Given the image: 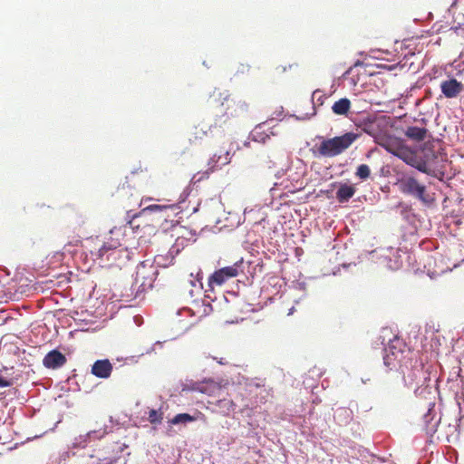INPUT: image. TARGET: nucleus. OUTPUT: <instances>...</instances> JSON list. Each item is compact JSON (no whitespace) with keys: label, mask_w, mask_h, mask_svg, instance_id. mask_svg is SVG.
<instances>
[{"label":"nucleus","mask_w":464,"mask_h":464,"mask_svg":"<svg viewBox=\"0 0 464 464\" xmlns=\"http://www.w3.org/2000/svg\"><path fill=\"white\" fill-rule=\"evenodd\" d=\"M341 414H343L345 415V418H346V421L351 419V414H352V411H349L348 409H344V408H340L338 409L335 413H334V418L337 417V415H341Z\"/></svg>","instance_id":"36"},{"label":"nucleus","mask_w":464,"mask_h":464,"mask_svg":"<svg viewBox=\"0 0 464 464\" xmlns=\"http://www.w3.org/2000/svg\"><path fill=\"white\" fill-rule=\"evenodd\" d=\"M387 150L394 157L401 160L405 164L414 168L418 171L430 174V169L425 157L420 156L416 151L405 146L391 147Z\"/></svg>","instance_id":"4"},{"label":"nucleus","mask_w":464,"mask_h":464,"mask_svg":"<svg viewBox=\"0 0 464 464\" xmlns=\"http://www.w3.org/2000/svg\"><path fill=\"white\" fill-rule=\"evenodd\" d=\"M220 407L223 409V411L228 414L230 411H234L236 410V403L230 400H222L219 401Z\"/></svg>","instance_id":"31"},{"label":"nucleus","mask_w":464,"mask_h":464,"mask_svg":"<svg viewBox=\"0 0 464 464\" xmlns=\"http://www.w3.org/2000/svg\"><path fill=\"white\" fill-rule=\"evenodd\" d=\"M252 262L251 261H245L243 258L237 261L234 265H240L239 269H237V276L239 274H243L246 276L247 274H250L253 276V271L251 270L252 267Z\"/></svg>","instance_id":"25"},{"label":"nucleus","mask_w":464,"mask_h":464,"mask_svg":"<svg viewBox=\"0 0 464 464\" xmlns=\"http://www.w3.org/2000/svg\"><path fill=\"white\" fill-rule=\"evenodd\" d=\"M355 191L353 185L340 183L336 191V199L341 204L347 203L354 196Z\"/></svg>","instance_id":"17"},{"label":"nucleus","mask_w":464,"mask_h":464,"mask_svg":"<svg viewBox=\"0 0 464 464\" xmlns=\"http://www.w3.org/2000/svg\"><path fill=\"white\" fill-rule=\"evenodd\" d=\"M382 338V336L380 337ZM382 344L383 347V363L385 366L392 368L395 366L396 361H401L404 353V344L402 341L397 337L390 339L387 344H384V338L382 337Z\"/></svg>","instance_id":"5"},{"label":"nucleus","mask_w":464,"mask_h":464,"mask_svg":"<svg viewBox=\"0 0 464 464\" xmlns=\"http://www.w3.org/2000/svg\"><path fill=\"white\" fill-rule=\"evenodd\" d=\"M165 256H157L155 258H154V261L153 262H150V264H153L157 269L159 267H166L169 266V264L165 263Z\"/></svg>","instance_id":"33"},{"label":"nucleus","mask_w":464,"mask_h":464,"mask_svg":"<svg viewBox=\"0 0 464 464\" xmlns=\"http://www.w3.org/2000/svg\"><path fill=\"white\" fill-rule=\"evenodd\" d=\"M440 89L443 95L446 98L450 99L457 97L461 92L463 85L456 79L451 78L450 80L442 82L440 84Z\"/></svg>","instance_id":"16"},{"label":"nucleus","mask_w":464,"mask_h":464,"mask_svg":"<svg viewBox=\"0 0 464 464\" xmlns=\"http://www.w3.org/2000/svg\"><path fill=\"white\" fill-rule=\"evenodd\" d=\"M403 379L407 386H412L413 383H424L428 380V376L427 372L423 371L422 364L418 363L416 361L413 369H411L408 373H404Z\"/></svg>","instance_id":"12"},{"label":"nucleus","mask_w":464,"mask_h":464,"mask_svg":"<svg viewBox=\"0 0 464 464\" xmlns=\"http://www.w3.org/2000/svg\"><path fill=\"white\" fill-rule=\"evenodd\" d=\"M362 64H363V62H362V61H360V60H357V61L354 63L353 66H351V67H350V68H349V69L344 72L343 76H346V75H348V74L352 73V72H353V68H354V67L362 66Z\"/></svg>","instance_id":"41"},{"label":"nucleus","mask_w":464,"mask_h":464,"mask_svg":"<svg viewBox=\"0 0 464 464\" xmlns=\"http://www.w3.org/2000/svg\"><path fill=\"white\" fill-rule=\"evenodd\" d=\"M158 275L159 270L153 264H150V260L142 261L136 267V274L132 283V287L136 286L140 283V279L146 277L149 278L150 282H155Z\"/></svg>","instance_id":"9"},{"label":"nucleus","mask_w":464,"mask_h":464,"mask_svg":"<svg viewBox=\"0 0 464 464\" xmlns=\"http://www.w3.org/2000/svg\"><path fill=\"white\" fill-rule=\"evenodd\" d=\"M66 357L58 349H53L44 357L43 364L48 369H59L66 363Z\"/></svg>","instance_id":"13"},{"label":"nucleus","mask_w":464,"mask_h":464,"mask_svg":"<svg viewBox=\"0 0 464 464\" xmlns=\"http://www.w3.org/2000/svg\"><path fill=\"white\" fill-rule=\"evenodd\" d=\"M237 106L239 107V109H240L242 111H246V109H247V104H246L245 102H242V101H239V102H238Z\"/></svg>","instance_id":"42"},{"label":"nucleus","mask_w":464,"mask_h":464,"mask_svg":"<svg viewBox=\"0 0 464 464\" xmlns=\"http://www.w3.org/2000/svg\"><path fill=\"white\" fill-rule=\"evenodd\" d=\"M216 128H217V124H215V125H210V126H209V128H208V131H209L210 133H212V132H213V130H214V129H216Z\"/></svg>","instance_id":"47"},{"label":"nucleus","mask_w":464,"mask_h":464,"mask_svg":"<svg viewBox=\"0 0 464 464\" xmlns=\"http://www.w3.org/2000/svg\"><path fill=\"white\" fill-rule=\"evenodd\" d=\"M109 424H104L103 428L90 430L85 434L77 436L72 441V449H84L92 441L102 439L106 434L112 431V417H110Z\"/></svg>","instance_id":"6"},{"label":"nucleus","mask_w":464,"mask_h":464,"mask_svg":"<svg viewBox=\"0 0 464 464\" xmlns=\"http://www.w3.org/2000/svg\"><path fill=\"white\" fill-rule=\"evenodd\" d=\"M121 227H120V228L114 227V228H112V229H111V230H110V233H111V235H113V234H117L118 232H121Z\"/></svg>","instance_id":"45"},{"label":"nucleus","mask_w":464,"mask_h":464,"mask_svg":"<svg viewBox=\"0 0 464 464\" xmlns=\"http://www.w3.org/2000/svg\"><path fill=\"white\" fill-rule=\"evenodd\" d=\"M368 381H370V380H369V379H367V380L362 379V382L363 383H366Z\"/></svg>","instance_id":"54"},{"label":"nucleus","mask_w":464,"mask_h":464,"mask_svg":"<svg viewBox=\"0 0 464 464\" xmlns=\"http://www.w3.org/2000/svg\"><path fill=\"white\" fill-rule=\"evenodd\" d=\"M223 299H224L226 302H227V297H226V296H223Z\"/></svg>","instance_id":"56"},{"label":"nucleus","mask_w":464,"mask_h":464,"mask_svg":"<svg viewBox=\"0 0 464 464\" xmlns=\"http://www.w3.org/2000/svg\"><path fill=\"white\" fill-rule=\"evenodd\" d=\"M355 175L362 180L367 179L371 175V169L368 165L361 164L357 167Z\"/></svg>","instance_id":"29"},{"label":"nucleus","mask_w":464,"mask_h":464,"mask_svg":"<svg viewBox=\"0 0 464 464\" xmlns=\"http://www.w3.org/2000/svg\"><path fill=\"white\" fill-rule=\"evenodd\" d=\"M201 130H202L204 135H208V131L207 130H204L203 129Z\"/></svg>","instance_id":"53"},{"label":"nucleus","mask_w":464,"mask_h":464,"mask_svg":"<svg viewBox=\"0 0 464 464\" xmlns=\"http://www.w3.org/2000/svg\"><path fill=\"white\" fill-rule=\"evenodd\" d=\"M435 402L429 403V409L423 416V423L426 433L432 436L436 431L440 422V418L436 419Z\"/></svg>","instance_id":"15"},{"label":"nucleus","mask_w":464,"mask_h":464,"mask_svg":"<svg viewBox=\"0 0 464 464\" xmlns=\"http://www.w3.org/2000/svg\"><path fill=\"white\" fill-rule=\"evenodd\" d=\"M358 138L359 134L352 131L334 138H324L317 135L315 139L319 140L320 143L314 145L311 150L314 156L317 158H334L346 150Z\"/></svg>","instance_id":"1"},{"label":"nucleus","mask_w":464,"mask_h":464,"mask_svg":"<svg viewBox=\"0 0 464 464\" xmlns=\"http://www.w3.org/2000/svg\"><path fill=\"white\" fill-rule=\"evenodd\" d=\"M92 459L93 460H92V464H98V462H97V460L95 459Z\"/></svg>","instance_id":"52"},{"label":"nucleus","mask_w":464,"mask_h":464,"mask_svg":"<svg viewBox=\"0 0 464 464\" xmlns=\"http://www.w3.org/2000/svg\"><path fill=\"white\" fill-rule=\"evenodd\" d=\"M202 279H203V273L200 269H198V271L196 274L195 280H190V285L195 287L197 285V283H198L200 288H202V286H203Z\"/></svg>","instance_id":"34"},{"label":"nucleus","mask_w":464,"mask_h":464,"mask_svg":"<svg viewBox=\"0 0 464 464\" xmlns=\"http://www.w3.org/2000/svg\"><path fill=\"white\" fill-rule=\"evenodd\" d=\"M354 124L371 136H374L376 133L375 119L370 115L360 117L354 121Z\"/></svg>","instance_id":"18"},{"label":"nucleus","mask_w":464,"mask_h":464,"mask_svg":"<svg viewBox=\"0 0 464 464\" xmlns=\"http://www.w3.org/2000/svg\"><path fill=\"white\" fill-rule=\"evenodd\" d=\"M208 171H205L203 173H198L196 175L193 176V178L191 179V183H198L199 181H201L203 179L205 178H208Z\"/></svg>","instance_id":"35"},{"label":"nucleus","mask_w":464,"mask_h":464,"mask_svg":"<svg viewBox=\"0 0 464 464\" xmlns=\"http://www.w3.org/2000/svg\"><path fill=\"white\" fill-rule=\"evenodd\" d=\"M321 93V91L319 89L314 91L313 94H312V102H313V106H314V113L313 114H315V107L316 106H322L324 102V99H325V96L324 94H320Z\"/></svg>","instance_id":"28"},{"label":"nucleus","mask_w":464,"mask_h":464,"mask_svg":"<svg viewBox=\"0 0 464 464\" xmlns=\"http://www.w3.org/2000/svg\"><path fill=\"white\" fill-rule=\"evenodd\" d=\"M397 208L400 210V214L405 221L410 224L415 221L416 215L413 213L411 206L400 202Z\"/></svg>","instance_id":"23"},{"label":"nucleus","mask_w":464,"mask_h":464,"mask_svg":"<svg viewBox=\"0 0 464 464\" xmlns=\"http://www.w3.org/2000/svg\"><path fill=\"white\" fill-rule=\"evenodd\" d=\"M248 70H249V66L248 65H246V66L242 65V68H240V70H238L237 72H240L243 73V72H245V71L247 72Z\"/></svg>","instance_id":"46"},{"label":"nucleus","mask_w":464,"mask_h":464,"mask_svg":"<svg viewBox=\"0 0 464 464\" xmlns=\"http://www.w3.org/2000/svg\"><path fill=\"white\" fill-rule=\"evenodd\" d=\"M276 118L281 117V116H282V114H283V107H281L280 111H277V112H276Z\"/></svg>","instance_id":"48"},{"label":"nucleus","mask_w":464,"mask_h":464,"mask_svg":"<svg viewBox=\"0 0 464 464\" xmlns=\"http://www.w3.org/2000/svg\"><path fill=\"white\" fill-rule=\"evenodd\" d=\"M179 208L177 204L170 205H159L152 204L142 209V213H157L160 215L159 218L163 219L164 221H168L169 218L175 217L177 212L176 210Z\"/></svg>","instance_id":"11"},{"label":"nucleus","mask_w":464,"mask_h":464,"mask_svg":"<svg viewBox=\"0 0 464 464\" xmlns=\"http://www.w3.org/2000/svg\"><path fill=\"white\" fill-rule=\"evenodd\" d=\"M121 246L119 238H111L104 242L99 248L96 256L102 262L107 261L109 265L120 266L130 260V252L127 248H120Z\"/></svg>","instance_id":"3"},{"label":"nucleus","mask_w":464,"mask_h":464,"mask_svg":"<svg viewBox=\"0 0 464 464\" xmlns=\"http://www.w3.org/2000/svg\"><path fill=\"white\" fill-rule=\"evenodd\" d=\"M183 391H198L203 392L201 389V385L198 382H190L189 383H185L183 385Z\"/></svg>","instance_id":"32"},{"label":"nucleus","mask_w":464,"mask_h":464,"mask_svg":"<svg viewBox=\"0 0 464 464\" xmlns=\"http://www.w3.org/2000/svg\"><path fill=\"white\" fill-rule=\"evenodd\" d=\"M246 438H251V439H255V438H257V431L256 429L254 428H247V430H246V433L245 435Z\"/></svg>","instance_id":"38"},{"label":"nucleus","mask_w":464,"mask_h":464,"mask_svg":"<svg viewBox=\"0 0 464 464\" xmlns=\"http://www.w3.org/2000/svg\"><path fill=\"white\" fill-rule=\"evenodd\" d=\"M350 108V100L348 98H341L333 104L332 111L335 115L347 116Z\"/></svg>","instance_id":"22"},{"label":"nucleus","mask_w":464,"mask_h":464,"mask_svg":"<svg viewBox=\"0 0 464 464\" xmlns=\"http://www.w3.org/2000/svg\"><path fill=\"white\" fill-rule=\"evenodd\" d=\"M265 125V123L257 125L254 131L252 132V140L254 141L265 143L267 139H269V135L261 131V129Z\"/></svg>","instance_id":"26"},{"label":"nucleus","mask_w":464,"mask_h":464,"mask_svg":"<svg viewBox=\"0 0 464 464\" xmlns=\"http://www.w3.org/2000/svg\"><path fill=\"white\" fill-rule=\"evenodd\" d=\"M381 252H382L380 256L381 258L383 259V262L386 263V266L392 270L396 271L400 269L402 266V255L405 256L406 252H402L400 248H394L392 246L382 249Z\"/></svg>","instance_id":"8"},{"label":"nucleus","mask_w":464,"mask_h":464,"mask_svg":"<svg viewBox=\"0 0 464 464\" xmlns=\"http://www.w3.org/2000/svg\"><path fill=\"white\" fill-rule=\"evenodd\" d=\"M162 420V414L157 410L151 409L149 411V420L151 424H160Z\"/></svg>","instance_id":"30"},{"label":"nucleus","mask_w":464,"mask_h":464,"mask_svg":"<svg viewBox=\"0 0 464 464\" xmlns=\"http://www.w3.org/2000/svg\"><path fill=\"white\" fill-rule=\"evenodd\" d=\"M113 370V366L109 359L96 360L92 365L91 372L100 379H108Z\"/></svg>","instance_id":"14"},{"label":"nucleus","mask_w":464,"mask_h":464,"mask_svg":"<svg viewBox=\"0 0 464 464\" xmlns=\"http://www.w3.org/2000/svg\"><path fill=\"white\" fill-rule=\"evenodd\" d=\"M295 308L292 307L289 309L288 315L293 314Z\"/></svg>","instance_id":"50"},{"label":"nucleus","mask_w":464,"mask_h":464,"mask_svg":"<svg viewBox=\"0 0 464 464\" xmlns=\"http://www.w3.org/2000/svg\"><path fill=\"white\" fill-rule=\"evenodd\" d=\"M134 321L138 324V317L137 316L134 317Z\"/></svg>","instance_id":"55"},{"label":"nucleus","mask_w":464,"mask_h":464,"mask_svg":"<svg viewBox=\"0 0 464 464\" xmlns=\"http://www.w3.org/2000/svg\"><path fill=\"white\" fill-rule=\"evenodd\" d=\"M427 133L428 130L426 128L418 126H410L404 131L407 138L415 141H423L427 137Z\"/></svg>","instance_id":"20"},{"label":"nucleus","mask_w":464,"mask_h":464,"mask_svg":"<svg viewBox=\"0 0 464 464\" xmlns=\"http://www.w3.org/2000/svg\"><path fill=\"white\" fill-rule=\"evenodd\" d=\"M194 420H196V417L190 415L189 413H179V414L175 415L170 420L169 422L172 425H179V424L186 425L187 423L192 422Z\"/></svg>","instance_id":"24"},{"label":"nucleus","mask_w":464,"mask_h":464,"mask_svg":"<svg viewBox=\"0 0 464 464\" xmlns=\"http://www.w3.org/2000/svg\"><path fill=\"white\" fill-rule=\"evenodd\" d=\"M11 385L12 382L5 379L0 374V388L10 387Z\"/></svg>","instance_id":"39"},{"label":"nucleus","mask_w":464,"mask_h":464,"mask_svg":"<svg viewBox=\"0 0 464 464\" xmlns=\"http://www.w3.org/2000/svg\"><path fill=\"white\" fill-rule=\"evenodd\" d=\"M72 449H69L65 451H63V453H61L60 457L61 459H63V460H65L67 458H69L71 455H75V452L72 451Z\"/></svg>","instance_id":"40"},{"label":"nucleus","mask_w":464,"mask_h":464,"mask_svg":"<svg viewBox=\"0 0 464 464\" xmlns=\"http://www.w3.org/2000/svg\"><path fill=\"white\" fill-rule=\"evenodd\" d=\"M188 195H189V188H187L184 189V191L180 195L181 200L184 201Z\"/></svg>","instance_id":"43"},{"label":"nucleus","mask_w":464,"mask_h":464,"mask_svg":"<svg viewBox=\"0 0 464 464\" xmlns=\"http://www.w3.org/2000/svg\"><path fill=\"white\" fill-rule=\"evenodd\" d=\"M294 286L295 289L302 292H304L306 290V283L304 281L294 282Z\"/></svg>","instance_id":"37"},{"label":"nucleus","mask_w":464,"mask_h":464,"mask_svg":"<svg viewBox=\"0 0 464 464\" xmlns=\"http://www.w3.org/2000/svg\"><path fill=\"white\" fill-rule=\"evenodd\" d=\"M423 384L422 382L421 385L417 386L414 389V393L417 397L427 399V395L432 392V387L429 384L425 386Z\"/></svg>","instance_id":"27"},{"label":"nucleus","mask_w":464,"mask_h":464,"mask_svg":"<svg viewBox=\"0 0 464 464\" xmlns=\"http://www.w3.org/2000/svg\"><path fill=\"white\" fill-rule=\"evenodd\" d=\"M205 296H206V298L210 299L211 301H213V299L211 298L210 295L207 294Z\"/></svg>","instance_id":"51"},{"label":"nucleus","mask_w":464,"mask_h":464,"mask_svg":"<svg viewBox=\"0 0 464 464\" xmlns=\"http://www.w3.org/2000/svg\"><path fill=\"white\" fill-rule=\"evenodd\" d=\"M91 458L95 459L98 464H127L124 456L104 457L101 451H98L95 455H91Z\"/></svg>","instance_id":"21"},{"label":"nucleus","mask_w":464,"mask_h":464,"mask_svg":"<svg viewBox=\"0 0 464 464\" xmlns=\"http://www.w3.org/2000/svg\"><path fill=\"white\" fill-rule=\"evenodd\" d=\"M240 265H233L216 270L208 278V287L213 289L214 285H222L227 280L237 276Z\"/></svg>","instance_id":"7"},{"label":"nucleus","mask_w":464,"mask_h":464,"mask_svg":"<svg viewBox=\"0 0 464 464\" xmlns=\"http://www.w3.org/2000/svg\"><path fill=\"white\" fill-rule=\"evenodd\" d=\"M397 186L401 193L418 199L424 206H430L434 200L427 192L426 185L420 182L412 173H401L397 180Z\"/></svg>","instance_id":"2"},{"label":"nucleus","mask_w":464,"mask_h":464,"mask_svg":"<svg viewBox=\"0 0 464 464\" xmlns=\"http://www.w3.org/2000/svg\"><path fill=\"white\" fill-rule=\"evenodd\" d=\"M205 306H206V307H205V312L207 311V307H209V309H210L211 311L213 310V308H212V306H211V304H205Z\"/></svg>","instance_id":"49"},{"label":"nucleus","mask_w":464,"mask_h":464,"mask_svg":"<svg viewBox=\"0 0 464 464\" xmlns=\"http://www.w3.org/2000/svg\"><path fill=\"white\" fill-rule=\"evenodd\" d=\"M155 345H161V342L157 341V342L153 344V346H152L151 348H150V349L146 352V353H150L151 352H153V351H154V346H155Z\"/></svg>","instance_id":"44"},{"label":"nucleus","mask_w":464,"mask_h":464,"mask_svg":"<svg viewBox=\"0 0 464 464\" xmlns=\"http://www.w3.org/2000/svg\"><path fill=\"white\" fill-rule=\"evenodd\" d=\"M238 149L239 147L237 144L231 142L229 148L224 153H215L208 160V164L209 166V169L214 171L215 169H220L222 166L230 163L233 155Z\"/></svg>","instance_id":"10"},{"label":"nucleus","mask_w":464,"mask_h":464,"mask_svg":"<svg viewBox=\"0 0 464 464\" xmlns=\"http://www.w3.org/2000/svg\"><path fill=\"white\" fill-rule=\"evenodd\" d=\"M154 282H150L149 278L140 279V283L136 286H131L130 291V294L128 296H133L134 299L141 298L143 293L147 290L151 289Z\"/></svg>","instance_id":"19"}]
</instances>
